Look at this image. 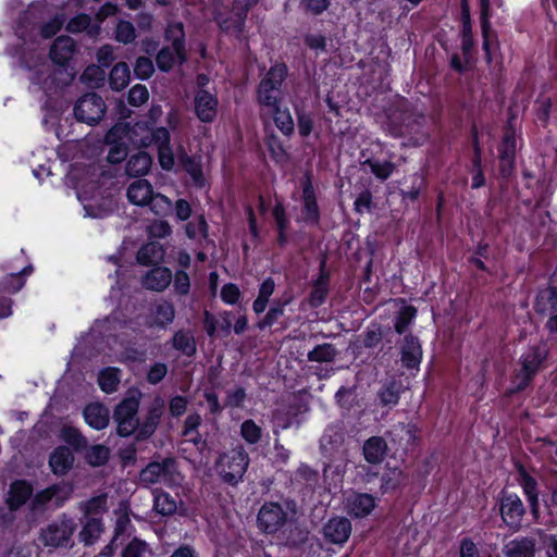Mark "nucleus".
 Segmentation results:
<instances>
[{"label":"nucleus","mask_w":557,"mask_h":557,"mask_svg":"<svg viewBox=\"0 0 557 557\" xmlns=\"http://www.w3.org/2000/svg\"><path fill=\"white\" fill-rule=\"evenodd\" d=\"M548 355V348L545 343L530 346L520 357L521 369L516 374L511 392H518L525 388L533 376L541 370Z\"/></svg>","instance_id":"obj_1"},{"label":"nucleus","mask_w":557,"mask_h":557,"mask_svg":"<svg viewBox=\"0 0 557 557\" xmlns=\"http://www.w3.org/2000/svg\"><path fill=\"white\" fill-rule=\"evenodd\" d=\"M140 397L141 393L139 391H133L116 406L113 420L116 423V432L120 436L136 435L139 431L138 409Z\"/></svg>","instance_id":"obj_2"},{"label":"nucleus","mask_w":557,"mask_h":557,"mask_svg":"<svg viewBox=\"0 0 557 557\" xmlns=\"http://www.w3.org/2000/svg\"><path fill=\"white\" fill-rule=\"evenodd\" d=\"M286 73L287 67L284 64H275L260 82L258 101L262 106L264 112H268L280 104V86L284 81Z\"/></svg>","instance_id":"obj_3"},{"label":"nucleus","mask_w":557,"mask_h":557,"mask_svg":"<svg viewBox=\"0 0 557 557\" xmlns=\"http://www.w3.org/2000/svg\"><path fill=\"white\" fill-rule=\"evenodd\" d=\"M248 463V454L239 447L222 454L215 463V469L223 481L234 484L243 478Z\"/></svg>","instance_id":"obj_4"},{"label":"nucleus","mask_w":557,"mask_h":557,"mask_svg":"<svg viewBox=\"0 0 557 557\" xmlns=\"http://www.w3.org/2000/svg\"><path fill=\"white\" fill-rule=\"evenodd\" d=\"M76 523L73 518L61 516L40 531V541L47 547H67L72 543Z\"/></svg>","instance_id":"obj_5"},{"label":"nucleus","mask_w":557,"mask_h":557,"mask_svg":"<svg viewBox=\"0 0 557 557\" xmlns=\"http://www.w3.org/2000/svg\"><path fill=\"white\" fill-rule=\"evenodd\" d=\"M140 480L148 484L162 483L166 486L181 484L182 476L173 459L162 462H151L141 472Z\"/></svg>","instance_id":"obj_6"},{"label":"nucleus","mask_w":557,"mask_h":557,"mask_svg":"<svg viewBox=\"0 0 557 557\" xmlns=\"http://www.w3.org/2000/svg\"><path fill=\"white\" fill-rule=\"evenodd\" d=\"M104 112L106 104L102 98L95 92L82 96L74 107L75 117L89 125L99 122Z\"/></svg>","instance_id":"obj_7"},{"label":"nucleus","mask_w":557,"mask_h":557,"mask_svg":"<svg viewBox=\"0 0 557 557\" xmlns=\"http://www.w3.org/2000/svg\"><path fill=\"white\" fill-rule=\"evenodd\" d=\"M288 519V512L278 503H265L258 513V525L267 533H274L281 529Z\"/></svg>","instance_id":"obj_8"},{"label":"nucleus","mask_w":557,"mask_h":557,"mask_svg":"<svg viewBox=\"0 0 557 557\" xmlns=\"http://www.w3.org/2000/svg\"><path fill=\"white\" fill-rule=\"evenodd\" d=\"M164 413V400L161 396H154L146 407L144 418L140 422L136 440L143 441L150 437L157 430Z\"/></svg>","instance_id":"obj_9"},{"label":"nucleus","mask_w":557,"mask_h":557,"mask_svg":"<svg viewBox=\"0 0 557 557\" xmlns=\"http://www.w3.org/2000/svg\"><path fill=\"white\" fill-rule=\"evenodd\" d=\"M72 495V487L66 483L51 485L38 492L32 502L33 509H42L48 504L62 506Z\"/></svg>","instance_id":"obj_10"},{"label":"nucleus","mask_w":557,"mask_h":557,"mask_svg":"<svg viewBox=\"0 0 557 557\" xmlns=\"http://www.w3.org/2000/svg\"><path fill=\"white\" fill-rule=\"evenodd\" d=\"M257 2L258 0H234V17L227 20L223 18V16L219 14L216 16V21L220 24V27L225 32H233L235 34L242 33L244 29L247 12Z\"/></svg>","instance_id":"obj_11"},{"label":"nucleus","mask_w":557,"mask_h":557,"mask_svg":"<svg viewBox=\"0 0 557 557\" xmlns=\"http://www.w3.org/2000/svg\"><path fill=\"white\" fill-rule=\"evenodd\" d=\"M195 113L203 123L212 122L218 112V99L207 90H199L194 99Z\"/></svg>","instance_id":"obj_12"},{"label":"nucleus","mask_w":557,"mask_h":557,"mask_svg":"<svg viewBox=\"0 0 557 557\" xmlns=\"http://www.w3.org/2000/svg\"><path fill=\"white\" fill-rule=\"evenodd\" d=\"M500 515L510 528H518L524 515V506L517 495H507L502 499Z\"/></svg>","instance_id":"obj_13"},{"label":"nucleus","mask_w":557,"mask_h":557,"mask_svg":"<svg viewBox=\"0 0 557 557\" xmlns=\"http://www.w3.org/2000/svg\"><path fill=\"white\" fill-rule=\"evenodd\" d=\"M325 539L334 544H344L350 536L351 523L347 518L330 519L323 528Z\"/></svg>","instance_id":"obj_14"},{"label":"nucleus","mask_w":557,"mask_h":557,"mask_svg":"<svg viewBox=\"0 0 557 557\" xmlns=\"http://www.w3.org/2000/svg\"><path fill=\"white\" fill-rule=\"evenodd\" d=\"M173 280L170 269L165 267H157L148 271L141 278V284L145 288L162 292L169 287Z\"/></svg>","instance_id":"obj_15"},{"label":"nucleus","mask_w":557,"mask_h":557,"mask_svg":"<svg viewBox=\"0 0 557 557\" xmlns=\"http://www.w3.org/2000/svg\"><path fill=\"white\" fill-rule=\"evenodd\" d=\"M375 507V499L369 494H351L347 497L346 509L348 513L362 518L368 516Z\"/></svg>","instance_id":"obj_16"},{"label":"nucleus","mask_w":557,"mask_h":557,"mask_svg":"<svg viewBox=\"0 0 557 557\" xmlns=\"http://www.w3.org/2000/svg\"><path fill=\"white\" fill-rule=\"evenodd\" d=\"M74 52V40L67 36H60L50 49V58L54 63L65 65L72 59Z\"/></svg>","instance_id":"obj_17"},{"label":"nucleus","mask_w":557,"mask_h":557,"mask_svg":"<svg viewBox=\"0 0 557 557\" xmlns=\"http://www.w3.org/2000/svg\"><path fill=\"white\" fill-rule=\"evenodd\" d=\"M401 362L408 369L417 368L422 358V348L413 336H406L400 346Z\"/></svg>","instance_id":"obj_18"},{"label":"nucleus","mask_w":557,"mask_h":557,"mask_svg":"<svg viewBox=\"0 0 557 557\" xmlns=\"http://www.w3.org/2000/svg\"><path fill=\"white\" fill-rule=\"evenodd\" d=\"M152 193V185L147 180H137L128 186L126 196L131 203L145 207L151 200Z\"/></svg>","instance_id":"obj_19"},{"label":"nucleus","mask_w":557,"mask_h":557,"mask_svg":"<svg viewBox=\"0 0 557 557\" xmlns=\"http://www.w3.org/2000/svg\"><path fill=\"white\" fill-rule=\"evenodd\" d=\"M174 318V306L169 301H161L151 308L148 324L150 326L165 327L173 322Z\"/></svg>","instance_id":"obj_20"},{"label":"nucleus","mask_w":557,"mask_h":557,"mask_svg":"<svg viewBox=\"0 0 557 557\" xmlns=\"http://www.w3.org/2000/svg\"><path fill=\"white\" fill-rule=\"evenodd\" d=\"M389 436L400 449L409 450L416 443V428L412 424L398 423L389 431Z\"/></svg>","instance_id":"obj_21"},{"label":"nucleus","mask_w":557,"mask_h":557,"mask_svg":"<svg viewBox=\"0 0 557 557\" xmlns=\"http://www.w3.org/2000/svg\"><path fill=\"white\" fill-rule=\"evenodd\" d=\"M516 153V137L513 132L508 131L499 148L500 171L504 176L510 174L513 166Z\"/></svg>","instance_id":"obj_22"},{"label":"nucleus","mask_w":557,"mask_h":557,"mask_svg":"<svg viewBox=\"0 0 557 557\" xmlns=\"http://www.w3.org/2000/svg\"><path fill=\"white\" fill-rule=\"evenodd\" d=\"M84 418L86 423L96 430L107 428L110 421L109 410L98 403L86 406L84 410Z\"/></svg>","instance_id":"obj_23"},{"label":"nucleus","mask_w":557,"mask_h":557,"mask_svg":"<svg viewBox=\"0 0 557 557\" xmlns=\"http://www.w3.org/2000/svg\"><path fill=\"white\" fill-rule=\"evenodd\" d=\"M74 457L70 448L60 446L50 456V467L54 474H65L72 467Z\"/></svg>","instance_id":"obj_24"},{"label":"nucleus","mask_w":557,"mask_h":557,"mask_svg":"<svg viewBox=\"0 0 557 557\" xmlns=\"http://www.w3.org/2000/svg\"><path fill=\"white\" fill-rule=\"evenodd\" d=\"M302 218L305 221L315 223L319 220V208L317 205L314 189L309 180L306 181L302 188Z\"/></svg>","instance_id":"obj_25"},{"label":"nucleus","mask_w":557,"mask_h":557,"mask_svg":"<svg viewBox=\"0 0 557 557\" xmlns=\"http://www.w3.org/2000/svg\"><path fill=\"white\" fill-rule=\"evenodd\" d=\"M164 249L161 244L150 242L144 245L137 252V261L140 264H158L163 260Z\"/></svg>","instance_id":"obj_26"},{"label":"nucleus","mask_w":557,"mask_h":557,"mask_svg":"<svg viewBox=\"0 0 557 557\" xmlns=\"http://www.w3.org/2000/svg\"><path fill=\"white\" fill-rule=\"evenodd\" d=\"M387 450V445L382 437L373 436L363 445V455L368 462L380 463Z\"/></svg>","instance_id":"obj_27"},{"label":"nucleus","mask_w":557,"mask_h":557,"mask_svg":"<svg viewBox=\"0 0 557 557\" xmlns=\"http://www.w3.org/2000/svg\"><path fill=\"white\" fill-rule=\"evenodd\" d=\"M152 159L149 153L140 151L132 156L126 163V173L129 176H144L150 170Z\"/></svg>","instance_id":"obj_28"},{"label":"nucleus","mask_w":557,"mask_h":557,"mask_svg":"<svg viewBox=\"0 0 557 557\" xmlns=\"http://www.w3.org/2000/svg\"><path fill=\"white\" fill-rule=\"evenodd\" d=\"M534 541L522 537L509 542L506 545L507 557H534Z\"/></svg>","instance_id":"obj_29"},{"label":"nucleus","mask_w":557,"mask_h":557,"mask_svg":"<svg viewBox=\"0 0 557 557\" xmlns=\"http://www.w3.org/2000/svg\"><path fill=\"white\" fill-rule=\"evenodd\" d=\"M131 79V71L125 62L115 64L109 74V84L113 90L124 89Z\"/></svg>","instance_id":"obj_30"},{"label":"nucleus","mask_w":557,"mask_h":557,"mask_svg":"<svg viewBox=\"0 0 557 557\" xmlns=\"http://www.w3.org/2000/svg\"><path fill=\"white\" fill-rule=\"evenodd\" d=\"M535 309L537 312L552 315L557 313V292L554 288L541 292L536 298Z\"/></svg>","instance_id":"obj_31"},{"label":"nucleus","mask_w":557,"mask_h":557,"mask_svg":"<svg viewBox=\"0 0 557 557\" xmlns=\"http://www.w3.org/2000/svg\"><path fill=\"white\" fill-rule=\"evenodd\" d=\"M33 493L32 486L25 481L12 483L10 488L9 505L11 508H17L26 503Z\"/></svg>","instance_id":"obj_32"},{"label":"nucleus","mask_w":557,"mask_h":557,"mask_svg":"<svg viewBox=\"0 0 557 557\" xmlns=\"http://www.w3.org/2000/svg\"><path fill=\"white\" fill-rule=\"evenodd\" d=\"M202 418L199 413L193 412L189 413L185 421L182 431V435L190 443L198 445L202 442V437L198 432V428L200 426Z\"/></svg>","instance_id":"obj_33"},{"label":"nucleus","mask_w":557,"mask_h":557,"mask_svg":"<svg viewBox=\"0 0 557 557\" xmlns=\"http://www.w3.org/2000/svg\"><path fill=\"white\" fill-rule=\"evenodd\" d=\"M267 113L273 115L275 125L283 134L290 135L294 132V121L287 108L277 104L276 108L269 110Z\"/></svg>","instance_id":"obj_34"},{"label":"nucleus","mask_w":557,"mask_h":557,"mask_svg":"<svg viewBox=\"0 0 557 557\" xmlns=\"http://www.w3.org/2000/svg\"><path fill=\"white\" fill-rule=\"evenodd\" d=\"M518 481H519L520 486L523 488L524 494L527 495L532 509L535 511L537 508V500H539L536 481L531 475H529L527 473V471L522 468L519 470Z\"/></svg>","instance_id":"obj_35"},{"label":"nucleus","mask_w":557,"mask_h":557,"mask_svg":"<svg viewBox=\"0 0 557 557\" xmlns=\"http://www.w3.org/2000/svg\"><path fill=\"white\" fill-rule=\"evenodd\" d=\"M102 532V522L99 518H88L82 531L79 532L81 541L86 545L92 544Z\"/></svg>","instance_id":"obj_36"},{"label":"nucleus","mask_w":557,"mask_h":557,"mask_svg":"<svg viewBox=\"0 0 557 557\" xmlns=\"http://www.w3.org/2000/svg\"><path fill=\"white\" fill-rule=\"evenodd\" d=\"M166 39L171 41L172 48L178 57H183L184 51V28L180 22L169 24L165 32Z\"/></svg>","instance_id":"obj_37"},{"label":"nucleus","mask_w":557,"mask_h":557,"mask_svg":"<svg viewBox=\"0 0 557 557\" xmlns=\"http://www.w3.org/2000/svg\"><path fill=\"white\" fill-rule=\"evenodd\" d=\"M173 347L184 355L190 357L196 352V343L194 336L189 332L178 331L174 334Z\"/></svg>","instance_id":"obj_38"},{"label":"nucleus","mask_w":557,"mask_h":557,"mask_svg":"<svg viewBox=\"0 0 557 557\" xmlns=\"http://www.w3.org/2000/svg\"><path fill=\"white\" fill-rule=\"evenodd\" d=\"M327 292H329V278L326 275L321 274L312 287L310 298H309L310 305L312 307L321 306L325 301Z\"/></svg>","instance_id":"obj_39"},{"label":"nucleus","mask_w":557,"mask_h":557,"mask_svg":"<svg viewBox=\"0 0 557 557\" xmlns=\"http://www.w3.org/2000/svg\"><path fill=\"white\" fill-rule=\"evenodd\" d=\"M337 351L332 344L325 343L317 345L308 352V360L313 362H330L334 360Z\"/></svg>","instance_id":"obj_40"},{"label":"nucleus","mask_w":557,"mask_h":557,"mask_svg":"<svg viewBox=\"0 0 557 557\" xmlns=\"http://www.w3.org/2000/svg\"><path fill=\"white\" fill-rule=\"evenodd\" d=\"M98 382L103 392H114L120 383L119 370L115 368L102 370L99 374Z\"/></svg>","instance_id":"obj_41"},{"label":"nucleus","mask_w":557,"mask_h":557,"mask_svg":"<svg viewBox=\"0 0 557 557\" xmlns=\"http://www.w3.org/2000/svg\"><path fill=\"white\" fill-rule=\"evenodd\" d=\"M184 60L185 51H183V57H178L173 48H163L157 55V64L162 71H169L176 61L183 62Z\"/></svg>","instance_id":"obj_42"},{"label":"nucleus","mask_w":557,"mask_h":557,"mask_svg":"<svg viewBox=\"0 0 557 557\" xmlns=\"http://www.w3.org/2000/svg\"><path fill=\"white\" fill-rule=\"evenodd\" d=\"M406 475L397 468L388 469L382 478V488L384 492L393 491L405 484Z\"/></svg>","instance_id":"obj_43"},{"label":"nucleus","mask_w":557,"mask_h":557,"mask_svg":"<svg viewBox=\"0 0 557 557\" xmlns=\"http://www.w3.org/2000/svg\"><path fill=\"white\" fill-rule=\"evenodd\" d=\"M240 435L248 444H257L262 435V429L251 419L245 420L240 425Z\"/></svg>","instance_id":"obj_44"},{"label":"nucleus","mask_w":557,"mask_h":557,"mask_svg":"<svg viewBox=\"0 0 557 557\" xmlns=\"http://www.w3.org/2000/svg\"><path fill=\"white\" fill-rule=\"evenodd\" d=\"M153 507L158 513L169 516L175 512L177 506L175 499L169 494L159 493L154 495Z\"/></svg>","instance_id":"obj_45"},{"label":"nucleus","mask_w":557,"mask_h":557,"mask_svg":"<svg viewBox=\"0 0 557 557\" xmlns=\"http://www.w3.org/2000/svg\"><path fill=\"white\" fill-rule=\"evenodd\" d=\"M109 448L103 445H95L87 450L86 460L94 467L102 466L109 459Z\"/></svg>","instance_id":"obj_46"},{"label":"nucleus","mask_w":557,"mask_h":557,"mask_svg":"<svg viewBox=\"0 0 557 557\" xmlns=\"http://www.w3.org/2000/svg\"><path fill=\"white\" fill-rule=\"evenodd\" d=\"M136 38V30L134 25L128 22L121 20L115 27V39L122 44L133 42Z\"/></svg>","instance_id":"obj_47"},{"label":"nucleus","mask_w":557,"mask_h":557,"mask_svg":"<svg viewBox=\"0 0 557 557\" xmlns=\"http://www.w3.org/2000/svg\"><path fill=\"white\" fill-rule=\"evenodd\" d=\"M148 206L150 207L152 212L161 216L166 215L172 210L171 200L166 196L161 194L152 193V197L151 200H149Z\"/></svg>","instance_id":"obj_48"},{"label":"nucleus","mask_w":557,"mask_h":557,"mask_svg":"<svg viewBox=\"0 0 557 557\" xmlns=\"http://www.w3.org/2000/svg\"><path fill=\"white\" fill-rule=\"evenodd\" d=\"M29 268H24L21 273H11L8 275L2 282V290L5 293H16L18 292L25 284V280L23 278V274H28Z\"/></svg>","instance_id":"obj_49"},{"label":"nucleus","mask_w":557,"mask_h":557,"mask_svg":"<svg viewBox=\"0 0 557 557\" xmlns=\"http://www.w3.org/2000/svg\"><path fill=\"white\" fill-rule=\"evenodd\" d=\"M104 75V71L100 66L90 65L83 72L81 79L91 87H98L103 83Z\"/></svg>","instance_id":"obj_50"},{"label":"nucleus","mask_w":557,"mask_h":557,"mask_svg":"<svg viewBox=\"0 0 557 557\" xmlns=\"http://www.w3.org/2000/svg\"><path fill=\"white\" fill-rule=\"evenodd\" d=\"M81 509L86 515H98L107 511V495L102 494L83 503Z\"/></svg>","instance_id":"obj_51"},{"label":"nucleus","mask_w":557,"mask_h":557,"mask_svg":"<svg viewBox=\"0 0 557 557\" xmlns=\"http://www.w3.org/2000/svg\"><path fill=\"white\" fill-rule=\"evenodd\" d=\"M416 309L411 306H405L403 307L399 312H398V315L396 318V322H395V330L397 333L401 334L404 333L408 325L411 323V321L414 319L416 317Z\"/></svg>","instance_id":"obj_52"},{"label":"nucleus","mask_w":557,"mask_h":557,"mask_svg":"<svg viewBox=\"0 0 557 557\" xmlns=\"http://www.w3.org/2000/svg\"><path fill=\"white\" fill-rule=\"evenodd\" d=\"M380 404L385 407H393L398 404L399 391L394 383L384 386L379 392Z\"/></svg>","instance_id":"obj_53"},{"label":"nucleus","mask_w":557,"mask_h":557,"mask_svg":"<svg viewBox=\"0 0 557 557\" xmlns=\"http://www.w3.org/2000/svg\"><path fill=\"white\" fill-rule=\"evenodd\" d=\"M149 554L148 545L138 539H133L122 552V557H146Z\"/></svg>","instance_id":"obj_54"},{"label":"nucleus","mask_w":557,"mask_h":557,"mask_svg":"<svg viewBox=\"0 0 557 557\" xmlns=\"http://www.w3.org/2000/svg\"><path fill=\"white\" fill-rule=\"evenodd\" d=\"M366 164L370 166L371 172L380 180L388 178L395 169V165L388 161L379 162L376 160H367Z\"/></svg>","instance_id":"obj_55"},{"label":"nucleus","mask_w":557,"mask_h":557,"mask_svg":"<svg viewBox=\"0 0 557 557\" xmlns=\"http://www.w3.org/2000/svg\"><path fill=\"white\" fill-rule=\"evenodd\" d=\"M246 391L237 386L226 392L225 406L230 408H242L246 400Z\"/></svg>","instance_id":"obj_56"},{"label":"nucleus","mask_w":557,"mask_h":557,"mask_svg":"<svg viewBox=\"0 0 557 557\" xmlns=\"http://www.w3.org/2000/svg\"><path fill=\"white\" fill-rule=\"evenodd\" d=\"M149 99V91L146 86L136 84L128 92V102L132 106L138 107L147 102Z\"/></svg>","instance_id":"obj_57"},{"label":"nucleus","mask_w":557,"mask_h":557,"mask_svg":"<svg viewBox=\"0 0 557 557\" xmlns=\"http://www.w3.org/2000/svg\"><path fill=\"white\" fill-rule=\"evenodd\" d=\"M154 71L152 61L147 57H139L136 60L134 72L140 79L148 78Z\"/></svg>","instance_id":"obj_58"},{"label":"nucleus","mask_w":557,"mask_h":557,"mask_svg":"<svg viewBox=\"0 0 557 557\" xmlns=\"http://www.w3.org/2000/svg\"><path fill=\"white\" fill-rule=\"evenodd\" d=\"M188 399L185 396L176 395L169 401V410L172 417L183 416L187 409Z\"/></svg>","instance_id":"obj_59"},{"label":"nucleus","mask_w":557,"mask_h":557,"mask_svg":"<svg viewBox=\"0 0 557 557\" xmlns=\"http://www.w3.org/2000/svg\"><path fill=\"white\" fill-rule=\"evenodd\" d=\"M168 373V366L163 362H157L150 367L147 373V381L150 384L160 383Z\"/></svg>","instance_id":"obj_60"},{"label":"nucleus","mask_w":557,"mask_h":557,"mask_svg":"<svg viewBox=\"0 0 557 557\" xmlns=\"http://www.w3.org/2000/svg\"><path fill=\"white\" fill-rule=\"evenodd\" d=\"M65 22L64 15H57L49 22H47L41 28V35L45 38L54 36L63 26Z\"/></svg>","instance_id":"obj_61"},{"label":"nucleus","mask_w":557,"mask_h":557,"mask_svg":"<svg viewBox=\"0 0 557 557\" xmlns=\"http://www.w3.org/2000/svg\"><path fill=\"white\" fill-rule=\"evenodd\" d=\"M174 289L180 295H186L190 288L189 276L185 271H177L174 275Z\"/></svg>","instance_id":"obj_62"},{"label":"nucleus","mask_w":557,"mask_h":557,"mask_svg":"<svg viewBox=\"0 0 557 557\" xmlns=\"http://www.w3.org/2000/svg\"><path fill=\"white\" fill-rule=\"evenodd\" d=\"M148 233L151 237L163 238L170 235L171 226L166 221L157 220L149 225Z\"/></svg>","instance_id":"obj_63"},{"label":"nucleus","mask_w":557,"mask_h":557,"mask_svg":"<svg viewBox=\"0 0 557 557\" xmlns=\"http://www.w3.org/2000/svg\"><path fill=\"white\" fill-rule=\"evenodd\" d=\"M89 24L90 17L86 14H79L69 21L66 29L71 33H79L85 30Z\"/></svg>","instance_id":"obj_64"}]
</instances>
